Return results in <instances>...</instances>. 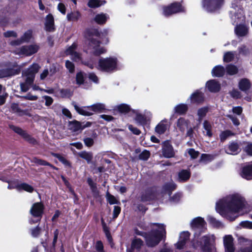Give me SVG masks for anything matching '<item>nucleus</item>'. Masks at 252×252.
<instances>
[{
  "mask_svg": "<svg viewBox=\"0 0 252 252\" xmlns=\"http://www.w3.org/2000/svg\"><path fill=\"white\" fill-rule=\"evenodd\" d=\"M162 153L166 158H172L175 155L173 148L168 141H164L162 145Z\"/></svg>",
  "mask_w": 252,
  "mask_h": 252,
  "instance_id": "obj_14",
  "label": "nucleus"
},
{
  "mask_svg": "<svg viewBox=\"0 0 252 252\" xmlns=\"http://www.w3.org/2000/svg\"><path fill=\"white\" fill-rule=\"evenodd\" d=\"M206 222L203 218L198 217L193 219L190 225L195 232H194V239L192 241V247L197 248L200 247L203 252H211L212 249V244L215 240V237L214 235H207L202 237L201 241L196 243V237H198L199 234L197 233V229L201 231H203L206 229Z\"/></svg>",
  "mask_w": 252,
  "mask_h": 252,
  "instance_id": "obj_2",
  "label": "nucleus"
},
{
  "mask_svg": "<svg viewBox=\"0 0 252 252\" xmlns=\"http://www.w3.org/2000/svg\"><path fill=\"white\" fill-rule=\"evenodd\" d=\"M238 51L240 54L245 56L249 55L250 52L249 48L245 45H242L239 47Z\"/></svg>",
  "mask_w": 252,
  "mask_h": 252,
  "instance_id": "obj_49",
  "label": "nucleus"
},
{
  "mask_svg": "<svg viewBox=\"0 0 252 252\" xmlns=\"http://www.w3.org/2000/svg\"><path fill=\"white\" fill-rule=\"evenodd\" d=\"M60 94L63 97H69L72 94V92L68 89H62L60 91Z\"/></svg>",
  "mask_w": 252,
  "mask_h": 252,
  "instance_id": "obj_50",
  "label": "nucleus"
},
{
  "mask_svg": "<svg viewBox=\"0 0 252 252\" xmlns=\"http://www.w3.org/2000/svg\"><path fill=\"white\" fill-rule=\"evenodd\" d=\"M76 83L78 85H81L84 81V76L82 72L77 73L76 76Z\"/></svg>",
  "mask_w": 252,
  "mask_h": 252,
  "instance_id": "obj_54",
  "label": "nucleus"
},
{
  "mask_svg": "<svg viewBox=\"0 0 252 252\" xmlns=\"http://www.w3.org/2000/svg\"><path fill=\"white\" fill-rule=\"evenodd\" d=\"M43 210L44 206L41 203H34L30 209L32 218L29 220V223L32 224L39 222L43 213Z\"/></svg>",
  "mask_w": 252,
  "mask_h": 252,
  "instance_id": "obj_7",
  "label": "nucleus"
},
{
  "mask_svg": "<svg viewBox=\"0 0 252 252\" xmlns=\"http://www.w3.org/2000/svg\"><path fill=\"white\" fill-rule=\"evenodd\" d=\"M167 128V122L166 121H161L155 127V131L159 134L164 133Z\"/></svg>",
  "mask_w": 252,
  "mask_h": 252,
  "instance_id": "obj_32",
  "label": "nucleus"
},
{
  "mask_svg": "<svg viewBox=\"0 0 252 252\" xmlns=\"http://www.w3.org/2000/svg\"><path fill=\"white\" fill-rule=\"evenodd\" d=\"M248 32L247 27L244 25H239L235 28V32L236 35L239 37L245 36Z\"/></svg>",
  "mask_w": 252,
  "mask_h": 252,
  "instance_id": "obj_29",
  "label": "nucleus"
},
{
  "mask_svg": "<svg viewBox=\"0 0 252 252\" xmlns=\"http://www.w3.org/2000/svg\"><path fill=\"white\" fill-rule=\"evenodd\" d=\"M184 11V7L179 2H174L163 7V14L167 17Z\"/></svg>",
  "mask_w": 252,
  "mask_h": 252,
  "instance_id": "obj_12",
  "label": "nucleus"
},
{
  "mask_svg": "<svg viewBox=\"0 0 252 252\" xmlns=\"http://www.w3.org/2000/svg\"><path fill=\"white\" fill-rule=\"evenodd\" d=\"M213 158L212 155L208 154H202L201 157V160L203 162H207L211 161Z\"/></svg>",
  "mask_w": 252,
  "mask_h": 252,
  "instance_id": "obj_57",
  "label": "nucleus"
},
{
  "mask_svg": "<svg viewBox=\"0 0 252 252\" xmlns=\"http://www.w3.org/2000/svg\"><path fill=\"white\" fill-rule=\"evenodd\" d=\"M189 233L188 231H184L181 233L178 242L175 244V247L177 249L181 250L184 248V246L189 240Z\"/></svg>",
  "mask_w": 252,
  "mask_h": 252,
  "instance_id": "obj_18",
  "label": "nucleus"
},
{
  "mask_svg": "<svg viewBox=\"0 0 252 252\" xmlns=\"http://www.w3.org/2000/svg\"><path fill=\"white\" fill-rule=\"evenodd\" d=\"M223 0H203V6L208 12H216L222 6Z\"/></svg>",
  "mask_w": 252,
  "mask_h": 252,
  "instance_id": "obj_10",
  "label": "nucleus"
},
{
  "mask_svg": "<svg viewBox=\"0 0 252 252\" xmlns=\"http://www.w3.org/2000/svg\"><path fill=\"white\" fill-rule=\"evenodd\" d=\"M245 151L248 155L252 156V144H248L245 148Z\"/></svg>",
  "mask_w": 252,
  "mask_h": 252,
  "instance_id": "obj_64",
  "label": "nucleus"
},
{
  "mask_svg": "<svg viewBox=\"0 0 252 252\" xmlns=\"http://www.w3.org/2000/svg\"><path fill=\"white\" fill-rule=\"evenodd\" d=\"M65 66L68 69L69 71L71 73L73 72L74 70V64L69 61H66L65 62Z\"/></svg>",
  "mask_w": 252,
  "mask_h": 252,
  "instance_id": "obj_59",
  "label": "nucleus"
},
{
  "mask_svg": "<svg viewBox=\"0 0 252 252\" xmlns=\"http://www.w3.org/2000/svg\"><path fill=\"white\" fill-rule=\"evenodd\" d=\"M234 133L230 130H226L221 132L220 135L221 141H225L228 137L233 135Z\"/></svg>",
  "mask_w": 252,
  "mask_h": 252,
  "instance_id": "obj_48",
  "label": "nucleus"
},
{
  "mask_svg": "<svg viewBox=\"0 0 252 252\" xmlns=\"http://www.w3.org/2000/svg\"><path fill=\"white\" fill-rule=\"evenodd\" d=\"M223 245L226 252H234L235 250L233 238L231 235H226L223 238Z\"/></svg>",
  "mask_w": 252,
  "mask_h": 252,
  "instance_id": "obj_16",
  "label": "nucleus"
},
{
  "mask_svg": "<svg viewBox=\"0 0 252 252\" xmlns=\"http://www.w3.org/2000/svg\"><path fill=\"white\" fill-rule=\"evenodd\" d=\"M203 128L206 131V135L210 137L212 136V126L209 121L205 120L204 122Z\"/></svg>",
  "mask_w": 252,
  "mask_h": 252,
  "instance_id": "obj_44",
  "label": "nucleus"
},
{
  "mask_svg": "<svg viewBox=\"0 0 252 252\" xmlns=\"http://www.w3.org/2000/svg\"><path fill=\"white\" fill-rule=\"evenodd\" d=\"M76 111L80 114L84 116H91L93 112L91 111V106L84 107H79L76 104L74 105Z\"/></svg>",
  "mask_w": 252,
  "mask_h": 252,
  "instance_id": "obj_27",
  "label": "nucleus"
},
{
  "mask_svg": "<svg viewBox=\"0 0 252 252\" xmlns=\"http://www.w3.org/2000/svg\"><path fill=\"white\" fill-rule=\"evenodd\" d=\"M40 68V66L37 63H33L29 68L23 71L22 74L25 82L20 83V87L22 92H26L29 90L33 82L35 74L38 71Z\"/></svg>",
  "mask_w": 252,
  "mask_h": 252,
  "instance_id": "obj_5",
  "label": "nucleus"
},
{
  "mask_svg": "<svg viewBox=\"0 0 252 252\" xmlns=\"http://www.w3.org/2000/svg\"><path fill=\"white\" fill-rule=\"evenodd\" d=\"M207 220L209 223L213 227L216 228H222L223 224L220 221L217 220L216 219L211 216H208Z\"/></svg>",
  "mask_w": 252,
  "mask_h": 252,
  "instance_id": "obj_34",
  "label": "nucleus"
},
{
  "mask_svg": "<svg viewBox=\"0 0 252 252\" xmlns=\"http://www.w3.org/2000/svg\"><path fill=\"white\" fill-rule=\"evenodd\" d=\"M189 99L191 103H201L204 101V97L203 93L196 91L190 95Z\"/></svg>",
  "mask_w": 252,
  "mask_h": 252,
  "instance_id": "obj_26",
  "label": "nucleus"
},
{
  "mask_svg": "<svg viewBox=\"0 0 252 252\" xmlns=\"http://www.w3.org/2000/svg\"><path fill=\"white\" fill-rule=\"evenodd\" d=\"M241 176L248 180L252 179V164L247 165L242 168Z\"/></svg>",
  "mask_w": 252,
  "mask_h": 252,
  "instance_id": "obj_21",
  "label": "nucleus"
},
{
  "mask_svg": "<svg viewBox=\"0 0 252 252\" xmlns=\"http://www.w3.org/2000/svg\"><path fill=\"white\" fill-rule=\"evenodd\" d=\"M150 153L148 151L144 150L139 155V158L143 160H147L150 157Z\"/></svg>",
  "mask_w": 252,
  "mask_h": 252,
  "instance_id": "obj_53",
  "label": "nucleus"
},
{
  "mask_svg": "<svg viewBox=\"0 0 252 252\" xmlns=\"http://www.w3.org/2000/svg\"><path fill=\"white\" fill-rule=\"evenodd\" d=\"M3 35L5 37H16L17 36V33L13 31H7L3 33Z\"/></svg>",
  "mask_w": 252,
  "mask_h": 252,
  "instance_id": "obj_61",
  "label": "nucleus"
},
{
  "mask_svg": "<svg viewBox=\"0 0 252 252\" xmlns=\"http://www.w3.org/2000/svg\"><path fill=\"white\" fill-rule=\"evenodd\" d=\"M225 68L221 65H217L212 70V74L213 76L220 77L222 76L225 73Z\"/></svg>",
  "mask_w": 252,
  "mask_h": 252,
  "instance_id": "obj_30",
  "label": "nucleus"
},
{
  "mask_svg": "<svg viewBox=\"0 0 252 252\" xmlns=\"http://www.w3.org/2000/svg\"><path fill=\"white\" fill-rule=\"evenodd\" d=\"M209 111V107L208 106H204L198 109L197 115L198 116V122L200 123L203 119L205 117L207 113Z\"/></svg>",
  "mask_w": 252,
  "mask_h": 252,
  "instance_id": "obj_33",
  "label": "nucleus"
},
{
  "mask_svg": "<svg viewBox=\"0 0 252 252\" xmlns=\"http://www.w3.org/2000/svg\"><path fill=\"white\" fill-rule=\"evenodd\" d=\"M105 3V1L99 0H90L89 1L88 5L91 8L98 7Z\"/></svg>",
  "mask_w": 252,
  "mask_h": 252,
  "instance_id": "obj_46",
  "label": "nucleus"
},
{
  "mask_svg": "<svg viewBox=\"0 0 252 252\" xmlns=\"http://www.w3.org/2000/svg\"><path fill=\"white\" fill-rule=\"evenodd\" d=\"M85 144L88 147H91L94 144V140L92 138L87 137L84 139Z\"/></svg>",
  "mask_w": 252,
  "mask_h": 252,
  "instance_id": "obj_63",
  "label": "nucleus"
},
{
  "mask_svg": "<svg viewBox=\"0 0 252 252\" xmlns=\"http://www.w3.org/2000/svg\"><path fill=\"white\" fill-rule=\"evenodd\" d=\"M115 110L123 114H132V110L130 106L126 104L122 103L115 106Z\"/></svg>",
  "mask_w": 252,
  "mask_h": 252,
  "instance_id": "obj_23",
  "label": "nucleus"
},
{
  "mask_svg": "<svg viewBox=\"0 0 252 252\" xmlns=\"http://www.w3.org/2000/svg\"><path fill=\"white\" fill-rule=\"evenodd\" d=\"M88 50L94 55L98 56L105 52V49L100 46L99 41L94 36L88 38Z\"/></svg>",
  "mask_w": 252,
  "mask_h": 252,
  "instance_id": "obj_8",
  "label": "nucleus"
},
{
  "mask_svg": "<svg viewBox=\"0 0 252 252\" xmlns=\"http://www.w3.org/2000/svg\"><path fill=\"white\" fill-rule=\"evenodd\" d=\"M106 198L110 204H118V201L117 200L116 198L108 192L106 194Z\"/></svg>",
  "mask_w": 252,
  "mask_h": 252,
  "instance_id": "obj_52",
  "label": "nucleus"
},
{
  "mask_svg": "<svg viewBox=\"0 0 252 252\" xmlns=\"http://www.w3.org/2000/svg\"><path fill=\"white\" fill-rule=\"evenodd\" d=\"M32 30H28L24 33L21 37V39L23 43L28 42L30 41L32 37Z\"/></svg>",
  "mask_w": 252,
  "mask_h": 252,
  "instance_id": "obj_47",
  "label": "nucleus"
},
{
  "mask_svg": "<svg viewBox=\"0 0 252 252\" xmlns=\"http://www.w3.org/2000/svg\"><path fill=\"white\" fill-rule=\"evenodd\" d=\"M236 55L235 52L228 51L224 53L223 60L224 62L229 63L234 60Z\"/></svg>",
  "mask_w": 252,
  "mask_h": 252,
  "instance_id": "obj_40",
  "label": "nucleus"
},
{
  "mask_svg": "<svg viewBox=\"0 0 252 252\" xmlns=\"http://www.w3.org/2000/svg\"><path fill=\"white\" fill-rule=\"evenodd\" d=\"M77 45L73 43L71 46H69L65 51L66 55L71 56V59L75 62H80L81 61V57L80 53L76 52Z\"/></svg>",
  "mask_w": 252,
  "mask_h": 252,
  "instance_id": "obj_15",
  "label": "nucleus"
},
{
  "mask_svg": "<svg viewBox=\"0 0 252 252\" xmlns=\"http://www.w3.org/2000/svg\"><path fill=\"white\" fill-rule=\"evenodd\" d=\"M45 30L49 32H53L55 30L54 19L51 14L47 15L45 18Z\"/></svg>",
  "mask_w": 252,
  "mask_h": 252,
  "instance_id": "obj_19",
  "label": "nucleus"
},
{
  "mask_svg": "<svg viewBox=\"0 0 252 252\" xmlns=\"http://www.w3.org/2000/svg\"><path fill=\"white\" fill-rule=\"evenodd\" d=\"M240 225L244 228L252 229V222L249 221H243L240 222Z\"/></svg>",
  "mask_w": 252,
  "mask_h": 252,
  "instance_id": "obj_58",
  "label": "nucleus"
},
{
  "mask_svg": "<svg viewBox=\"0 0 252 252\" xmlns=\"http://www.w3.org/2000/svg\"><path fill=\"white\" fill-rule=\"evenodd\" d=\"M189 169H183L180 171L178 174V181L180 182L187 181L190 177Z\"/></svg>",
  "mask_w": 252,
  "mask_h": 252,
  "instance_id": "obj_25",
  "label": "nucleus"
},
{
  "mask_svg": "<svg viewBox=\"0 0 252 252\" xmlns=\"http://www.w3.org/2000/svg\"><path fill=\"white\" fill-rule=\"evenodd\" d=\"M91 111L94 113L101 112L105 109V105L103 103H97L91 106Z\"/></svg>",
  "mask_w": 252,
  "mask_h": 252,
  "instance_id": "obj_42",
  "label": "nucleus"
},
{
  "mask_svg": "<svg viewBox=\"0 0 252 252\" xmlns=\"http://www.w3.org/2000/svg\"><path fill=\"white\" fill-rule=\"evenodd\" d=\"M68 127L69 129L73 132H77L82 129L80 123L76 121L70 122Z\"/></svg>",
  "mask_w": 252,
  "mask_h": 252,
  "instance_id": "obj_41",
  "label": "nucleus"
},
{
  "mask_svg": "<svg viewBox=\"0 0 252 252\" xmlns=\"http://www.w3.org/2000/svg\"><path fill=\"white\" fill-rule=\"evenodd\" d=\"M246 204V200L241 194L233 192L226 195L217 202L216 209L221 216L233 221L239 216Z\"/></svg>",
  "mask_w": 252,
  "mask_h": 252,
  "instance_id": "obj_1",
  "label": "nucleus"
},
{
  "mask_svg": "<svg viewBox=\"0 0 252 252\" xmlns=\"http://www.w3.org/2000/svg\"><path fill=\"white\" fill-rule=\"evenodd\" d=\"M188 153L192 158H196L199 155V152L196 151L193 149H189L188 150Z\"/></svg>",
  "mask_w": 252,
  "mask_h": 252,
  "instance_id": "obj_60",
  "label": "nucleus"
},
{
  "mask_svg": "<svg viewBox=\"0 0 252 252\" xmlns=\"http://www.w3.org/2000/svg\"><path fill=\"white\" fill-rule=\"evenodd\" d=\"M18 190H24L28 192H32L33 190V188L30 185L26 183H22L17 186Z\"/></svg>",
  "mask_w": 252,
  "mask_h": 252,
  "instance_id": "obj_45",
  "label": "nucleus"
},
{
  "mask_svg": "<svg viewBox=\"0 0 252 252\" xmlns=\"http://www.w3.org/2000/svg\"><path fill=\"white\" fill-rule=\"evenodd\" d=\"M182 197L181 193H176L172 197L170 198V201L174 203L178 202Z\"/></svg>",
  "mask_w": 252,
  "mask_h": 252,
  "instance_id": "obj_56",
  "label": "nucleus"
},
{
  "mask_svg": "<svg viewBox=\"0 0 252 252\" xmlns=\"http://www.w3.org/2000/svg\"><path fill=\"white\" fill-rule=\"evenodd\" d=\"M230 15L233 24H237L244 21L245 18L243 9L237 0L232 2Z\"/></svg>",
  "mask_w": 252,
  "mask_h": 252,
  "instance_id": "obj_6",
  "label": "nucleus"
},
{
  "mask_svg": "<svg viewBox=\"0 0 252 252\" xmlns=\"http://www.w3.org/2000/svg\"><path fill=\"white\" fill-rule=\"evenodd\" d=\"M206 85L208 90L212 93L219 92L220 88V84L215 80L208 81Z\"/></svg>",
  "mask_w": 252,
  "mask_h": 252,
  "instance_id": "obj_22",
  "label": "nucleus"
},
{
  "mask_svg": "<svg viewBox=\"0 0 252 252\" xmlns=\"http://www.w3.org/2000/svg\"><path fill=\"white\" fill-rule=\"evenodd\" d=\"M78 155L80 158L85 159L88 163H91L93 157L92 153L85 151L79 152Z\"/></svg>",
  "mask_w": 252,
  "mask_h": 252,
  "instance_id": "obj_38",
  "label": "nucleus"
},
{
  "mask_svg": "<svg viewBox=\"0 0 252 252\" xmlns=\"http://www.w3.org/2000/svg\"><path fill=\"white\" fill-rule=\"evenodd\" d=\"M109 18L108 15L101 13L95 15L94 18V21L98 24L103 25L105 23Z\"/></svg>",
  "mask_w": 252,
  "mask_h": 252,
  "instance_id": "obj_31",
  "label": "nucleus"
},
{
  "mask_svg": "<svg viewBox=\"0 0 252 252\" xmlns=\"http://www.w3.org/2000/svg\"><path fill=\"white\" fill-rule=\"evenodd\" d=\"M20 70L21 68L18 66H15L13 68L0 69V78L18 74L20 72Z\"/></svg>",
  "mask_w": 252,
  "mask_h": 252,
  "instance_id": "obj_17",
  "label": "nucleus"
},
{
  "mask_svg": "<svg viewBox=\"0 0 252 252\" xmlns=\"http://www.w3.org/2000/svg\"><path fill=\"white\" fill-rule=\"evenodd\" d=\"M226 71L227 74L233 75L237 73L238 69L235 65L230 64L226 66Z\"/></svg>",
  "mask_w": 252,
  "mask_h": 252,
  "instance_id": "obj_43",
  "label": "nucleus"
},
{
  "mask_svg": "<svg viewBox=\"0 0 252 252\" xmlns=\"http://www.w3.org/2000/svg\"><path fill=\"white\" fill-rule=\"evenodd\" d=\"M123 67V64L115 57L100 59L97 67L99 70L107 73L114 72Z\"/></svg>",
  "mask_w": 252,
  "mask_h": 252,
  "instance_id": "obj_4",
  "label": "nucleus"
},
{
  "mask_svg": "<svg viewBox=\"0 0 252 252\" xmlns=\"http://www.w3.org/2000/svg\"><path fill=\"white\" fill-rule=\"evenodd\" d=\"M132 114L135 115L134 120L135 123L139 126L146 125L152 117L151 113L149 111H145L144 115H142L138 110H133Z\"/></svg>",
  "mask_w": 252,
  "mask_h": 252,
  "instance_id": "obj_11",
  "label": "nucleus"
},
{
  "mask_svg": "<svg viewBox=\"0 0 252 252\" xmlns=\"http://www.w3.org/2000/svg\"><path fill=\"white\" fill-rule=\"evenodd\" d=\"M142 246H143V241L139 238H135L131 242V249L130 250L131 252L134 250L139 252Z\"/></svg>",
  "mask_w": 252,
  "mask_h": 252,
  "instance_id": "obj_28",
  "label": "nucleus"
},
{
  "mask_svg": "<svg viewBox=\"0 0 252 252\" xmlns=\"http://www.w3.org/2000/svg\"><path fill=\"white\" fill-rule=\"evenodd\" d=\"M151 231L147 233L135 229V233L144 237L146 245L149 247L157 245L165 236L166 231L165 226L163 224L153 223L150 224Z\"/></svg>",
  "mask_w": 252,
  "mask_h": 252,
  "instance_id": "obj_3",
  "label": "nucleus"
},
{
  "mask_svg": "<svg viewBox=\"0 0 252 252\" xmlns=\"http://www.w3.org/2000/svg\"><path fill=\"white\" fill-rule=\"evenodd\" d=\"M11 109L12 110L16 113H19L20 115H22L25 113L24 111L21 110L20 108L19 107V106L16 103H13L11 105Z\"/></svg>",
  "mask_w": 252,
  "mask_h": 252,
  "instance_id": "obj_55",
  "label": "nucleus"
},
{
  "mask_svg": "<svg viewBox=\"0 0 252 252\" xmlns=\"http://www.w3.org/2000/svg\"><path fill=\"white\" fill-rule=\"evenodd\" d=\"M30 232L32 236L33 237H37L40 233V228L37 225L34 228H31Z\"/></svg>",
  "mask_w": 252,
  "mask_h": 252,
  "instance_id": "obj_51",
  "label": "nucleus"
},
{
  "mask_svg": "<svg viewBox=\"0 0 252 252\" xmlns=\"http://www.w3.org/2000/svg\"><path fill=\"white\" fill-rule=\"evenodd\" d=\"M10 127L14 132L21 135L25 140L32 144H35L36 140L32 137L26 131L19 127L10 126Z\"/></svg>",
  "mask_w": 252,
  "mask_h": 252,
  "instance_id": "obj_13",
  "label": "nucleus"
},
{
  "mask_svg": "<svg viewBox=\"0 0 252 252\" xmlns=\"http://www.w3.org/2000/svg\"><path fill=\"white\" fill-rule=\"evenodd\" d=\"M251 84L247 79H243L239 83L240 89L244 92L247 91L250 87Z\"/></svg>",
  "mask_w": 252,
  "mask_h": 252,
  "instance_id": "obj_39",
  "label": "nucleus"
},
{
  "mask_svg": "<svg viewBox=\"0 0 252 252\" xmlns=\"http://www.w3.org/2000/svg\"><path fill=\"white\" fill-rule=\"evenodd\" d=\"M240 151L238 144L234 142L229 143L228 147L225 148L226 153L230 155H237Z\"/></svg>",
  "mask_w": 252,
  "mask_h": 252,
  "instance_id": "obj_24",
  "label": "nucleus"
},
{
  "mask_svg": "<svg viewBox=\"0 0 252 252\" xmlns=\"http://www.w3.org/2000/svg\"><path fill=\"white\" fill-rule=\"evenodd\" d=\"M81 14L78 11H73L67 14L66 18L68 21L75 22L78 21L81 17Z\"/></svg>",
  "mask_w": 252,
  "mask_h": 252,
  "instance_id": "obj_37",
  "label": "nucleus"
},
{
  "mask_svg": "<svg viewBox=\"0 0 252 252\" xmlns=\"http://www.w3.org/2000/svg\"><path fill=\"white\" fill-rule=\"evenodd\" d=\"M128 128L134 134L139 135L140 133V131L137 128L134 127L131 125H128Z\"/></svg>",
  "mask_w": 252,
  "mask_h": 252,
  "instance_id": "obj_62",
  "label": "nucleus"
},
{
  "mask_svg": "<svg viewBox=\"0 0 252 252\" xmlns=\"http://www.w3.org/2000/svg\"><path fill=\"white\" fill-rule=\"evenodd\" d=\"M176 188V184L173 182L171 181L165 184L163 186L162 189L164 192L167 193L170 195L171 191L174 190Z\"/></svg>",
  "mask_w": 252,
  "mask_h": 252,
  "instance_id": "obj_36",
  "label": "nucleus"
},
{
  "mask_svg": "<svg viewBox=\"0 0 252 252\" xmlns=\"http://www.w3.org/2000/svg\"><path fill=\"white\" fill-rule=\"evenodd\" d=\"M189 124V120L181 117L176 122V126L181 132H184L186 129L188 128Z\"/></svg>",
  "mask_w": 252,
  "mask_h": 252,
  "instance_id": "obj_20",
  "label": "nucleus"
},
{
  "mask_svg": "<svg viewBox=\"0 0 252 252\" xmlns=\"http://www.w3.org/2000/svg\"><path fill=\"white\" fill-rule=\"evenodd\" d=\"M188 110V105L186 104L181 103L177 105L174 107V111L175 113L180 115L185 114Z\"/></svg>",
  "mask_w": 252,
  "mask_h": 252,
  "instance_id": "obj_35",
  "label": "nucleus"
},
{
  "mask_svg": "<svg viewBox=\"0 0 252 252\" xmlns=\"http://www.w3.org/2000/svg\"><path fill=\"white\" fill-rule=\"evenodd\" d=\"M39 46L36 44H32L28 45L23 46L14 51L16 54L19 55H24L26 56H30L38 51Z\"/></svg>",
  "mask_w": 252,
  "mask_h": 252,
  "instance_id": "obj_9",
  "label": "nucleus"
}]
</instances>
